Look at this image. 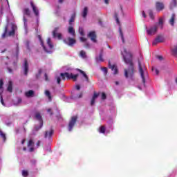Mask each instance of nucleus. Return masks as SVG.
<instances>
[{
	"mask_svg": "<svg viewBox=\"0 0 177 177\" xmlns=\"http://www.w3.org/2000/svg\"><path fill=\"white\" fill-rule=\"evenodd\" d=\"M123 56V60L124 63L129 65L128 69H124V77L126 78H132L133 74H135V66L133 65V61L132 59V54L127 52V48H124V52L122 53Z\"/></svg>",
	"mask_w": 177,
	"mask_h": 177,
	"instance_id": "1",
	"label": "nucleus"
},
{
	"mask_svg": "<svg viewBox=\"0 0 177 177\" xmlns=\"http://www.w3.org/2000/svg\"><path fill=\"white\" fill-rule=\"evenodd\" d=\"M139 73L142 80V84H146V77H147V73H146V66L142 64L140 61H138Z\"/></svg>",
	"mask_w": 177,
	"mask_h": 177,
	"instance_id": "2",
	"label": "nucleus"
},
{
	"mask_svg": "<svg viewBox=\"0 0 177 177\" xmlns=\"http://www.w3.org/2000/svg\"><path fill=\"white\" fill-rule=\"evenodd\" d=\"M78 75V74L73 75V73H69L67 72L60 73V77H62V80L63 81H66V80H73V81H77Z\"/></svg>",
	"mask_w": 177,
	"mask_h": 177,
	"instance_id": "3",
	"label": "nucleus"
},
{
	"mask_svg": "<svg viewBox=\"0 0 177 177\" xmlns=\"http://www.w3.org/2000/svg\"><path fill=\"white\" fill-rule=\"evenodd\" d=\"M23 12V21H24V27L25 28H27V19H26V16H31V11L30 10V8H25L23 9L22 10Z\"/></svg>",
	"mask_w": 177,
	"mask_h": 177,
	"instance_id": "4",
	"label": "nucleus"
},
{
	"mask_svg": "<svg viewBox=\"0 0 177 177\" xmlns=\"http://www.w3.org/2000/svg\"><path fill=\"white\" fill-rule=\"evenodd\" d=\"M8 26L6 25L5 26L4 32L2 35V38H6V37H13L15 34V28L12 26V30L8 33Z\"/></svg>",
	"mask_w": 177,
	"mask_h": 177,
	"instance_id": "5",
	"label": "nucleus"
},
{
	"mask_svg": "<svg viewBox=\"0 0 177 177\" xmlns=\"http://www.w3.org/2000/svg\"><path fill=\"white\" fill-rule=\"evenodd\" d=\"M77 120H78V116H77V115L73 116L71 118V120L69 121V123H68L69 132H71L73 131V128H74V126L77 123Z\"/></svg>",
	"mask_w": 177,
	"mask_h": 177,
	"instance_id": "6",
	"label": "nucleus"
},
{
	"mask_svg": "<svg viewBox=\"0 0 177 177\" xmlns=\"http://www.w3.org/2000/svg\"><path fill=\"white\" fill-rule=\"evenodd\" d=\"M30 3L35 16H36V17H38L39 16V10H38V8L34 3V1H30Z\"/></svg>",
	"mask_w": 177,
	"mask_h": 177,
	"instance_id": "7",
	"label": "nucleus"
},
{
	"mask_svg": "<svg viewBox=\"0 0 177 177\" xmlns=\"http://www.w3.org/2000/svg\"><path fill=\"white\" fill-rule=\"evenodd\" d=\"M64 42L66 45H68V46H73L77 41L75 40V39L68 37L67 39H64Z\"/></svg>",
	"mask_w": 177,
	"mask_h": 177,
	"instance_id": "8",
	"label": "nucleus"
},
{
	"mask_svg": "<svg viewBox=\"0 0 177 177\" xmlns=\"http://www.w3.org/2000/svg\"><path fill=\"white\" fill-rule=\"evenodd\" d=\"M157 30H158V27L157 25H155L154 26H152L149 29L147 30V34L148 35H154V34L157 32Z\"/></svg>",
	"mask_w": 177,
	"mask_h": 177,
	"instance_id": "9",
	"label": "nucleus"
},
{
	"mask_svg": "<svg viewBox=\"0 0 177 177\" xmlns=\"http://www.w3.org/2000/svg\"><path fill=\"white\" fill-rule=\"evenodd\" d=\"M23 68L24 75H28V61L27 60V59H24Z\"/></svg>",
	"mask_w": 177,
	"mask_h": 177,
	"instance_id": "10",
	"label": "nucleus"
},
{
	"mask_svg": "<svg viewBox=\"0 0 177 177\" xmlns=\"http://www.w3.org/2000/svg\"><path fill=\"white\" fill-rule=\"evenodd\" d=\"M59 31V28H55L53 31V38H57L58 39H62V35L61 33H57Z\"/></svg>",
	"mask_w": 177,
	"mask_h": 177,
	"instance_id": "11",
	"label": "nucleus"
},
{
	"mask_svg": "<svg viewBox=\"0 0 177 177\" xmlns=\"http://www.w3.org/2000/svg\"><path fill=\"white\" fill-rule=\"evenodd\" d=\"M88 38H91L93 42H96V32L95 31H91L88 35Z\"/></svg>",
	"mask_w": 177,
	"mask_h": 177,
	"instance_id": "12",
	"label": "nucleus"
},
{
	"mask_svg": "<svg viewBox=\"0 0 177 177\" xmlns=\"http://www.w3.org/2000/svg\"><path fill=\"white\" fill-rule=\"evenodd\" d=\"M109 68H111V70L113 72V74H118V69L117 68V67L115 66V65H111V62L109 61Z\"/></svg>",
	"mask_w": 177,
	"mask_h": 177,
	"instance_id": "13",
	"label": "nucleus"
},
{
	"mask_svg": "<svg viewBox=\"0 0 177 177\" xmlns=\"http://www.w3.org/2000/svg\"><path fill=\"white\" fill-rule=\"evenodd\" d=\"M160 42H164V37H162V36L158 35L153 41V45H157Z\"/></svg>",
	"mask_w": 177,
	"mask_h": 177,
	"instance_id": "14",
	"label": "nucleus"
},
{
	"mask_svg": "<svg viewBox=\"0 0 177 177\" xmlns=\"http://www.w3.org/2000/svg\"><path fill=\"white\" fill-rule=\"evenodd\" d=\"M156 10H158V12H160L164 9V3L161 2H156Z\"/></svg>",
	"mask_w": 177,
	"mask_h": 177,
	"instance_id": "15",
	"label": "nucleus"
},
{
	"mask_svg": "<svg viewBox=\"0 0 177 177\" xmlns=\"http://www.w3.org/2000/svg\"><path fill=\"white\" fill-rule=\"evenodd\" d=\"M7 91L8 92H10V93H12V92H13V82H12V80H10L8 82V86L7 88Z\"/></svg>",
	"mask_w": 177,
	"mask_h": 177,
	"instance_id": "16",
	"label": "nucleus"
},
{
	"mask_svg": "<svg viewBox=\"0 0 177 177\" xmlns=\"http://www.w3.org/2000/svg\"><path fill=\"white\" fill-rule=\"evenodd\" d=\"M77 71H79V73H80V74H82L83 77H84L86 81L87 82H89V77H88V75H86V73H85V72H84L81 69H77Z\"/></svg>",
	"mask_w": 177,
	"mask_h": 177,
	"instance_id": "17",
	"label": "nucleus"
},
{
	"mask_svg": "<svg viewBox=\"0 0 177 177\" xmlns=\"http://www.w3.org/2000/svg\"><path fill=\"white\" fill-rule=\"evenodd\" d=\"M156 26H159V27H160V28L162 30L164 27V18H159L158 23L156 24Z\"/></svg>",
	"mask_w": 177,
	"mask_h": 177,
	"instance_id": "18",
	"label": "nucleus"
},
{
	"mask_svg": "<svg viewBox=\"0 0 177 177\" xmlns=\"http://www.w3.org/2000/svg\"><path fill=\"white\" fill-rule=\"evenodd\" d=\"M68 32L69 34H71L73 37H75V30L72 26H70L68 29Z\"/></svg>",
	"mask_w": 177,
	"mask_h": 177,
	"instance_id": "19",
	"label": "nucleus"
},
{
	"mask_svg": "<svg viewBox=\"0 0 177 177\" xmlns=\"http://www.w3.org/2000/svg\"><path fill=\"white\" fill-rule=\"evenodd\" d=\"M52 135H53V129H51L49 132L48 131H46L45 132V135H44V138H52Z\"/></svg>",
	"mask_w": 177,
	"mask_h": 177,
	"instance_id": "20",
	"label": "nucleus"
},
{
	"mask_svg": "<svg viewBox=\"0 0 177 177\" xmlns=\"http://www.w3.org/2000/svg\"><path fill=\"white\" fill-rule=\"evenodd\" d=\"M176 6H177L176 0H171V2L170 3V6H169L170 9H174V8H176Z\"/></svg>",
	"mask_w": 177,
	"mask_h": 177,
	"instance_id": "21",
	"label": "nucleus"
},
{
	"mask_svg": "<svg viewBox=\"0 0 177 177\" xmlns=\"http://www.w3.org/2000/svg\"><path fill=\"white\" fill-rule=\"evenodd\" d=\"M175 17H176L175 14H172L171 19L169 21V24H171V26H174V24H175Z\"/></svg>",
	"mask_w": 177,
	"mask_h": 177,
	"instance_id": "22",
	"label": "nucleus"
},
{
	"mask_svg": "<svg viewBox=\"0 0 177 177\" xmlns=\"http://www.w3.org/2000/svg\"><path fill=\"white\" fill-rule=\"evenodd\" d=\"M25 95L26 97H31L34 95V91L29 90L28 91L25 93Z\"/></svg>",
	"mask_w": 177,
	"mask_h": 177,
	"instance_id": "23",
	"label": "nucleus"
},
{
	"mask_svg": "<svg viewBox=\"0 0 177 177\" xmlns=\"http://www.w3.org/2000/svg\"><path fill=\"white\" fill-rule=\"evenodd\" d=\"M35 118H36V120H38V121L40 122V124H41V122H44L42 121V116H41V113H36V114H35Z\"/></svg>",
	"mask_w": 177,
	"mask_h": 177,
	"instance_id": "24",
	"label": "nucleus"
},
{
	"mask_svg": "<svg viewBox=\"0 0 177 177\" xmlns=\"http://www.w3.org/2000/svg\"><path fill=\"white\" fill-rule=\"evenodd\" d=\"M88 16V7H84L83 12H82V17L85 19Z\"/></svg>",
	"mask_w": 177,
	"mask_h": 177,
	"instance_id": "25",
	"label": "nucleus"
},
{
	"mask_svg": "<svg viewBox=\"0 0 177 177\" xmlns=\"http://www.w3.org/2000/svg\"><path fill=\"white\" fill-rule=\"evenodd\" d=\"M75 20V12L72 14L71 19L69 20V25L71 26L72 23H74Z\"/></svg>",
	"mask_w": 177,
	"mask_h": 177,
	"instance_id": "26",
	"label": "nucleus"
},
{
	"mask_svg": "<svg viewBox=\"0 0 177 177\" xmlns=\"http://www.w3.org/2000/svg\"><path fill=\"white\" fill-rule=\"evenodd\" d=\"M47 45H48L49 48L50 50H52L54 48L53 44H52V40H50V38L47 39Z\"/></svg>",
	"mask_w": 177,
	"mask_h": 177,
	"instance_id": "27",
	"label": "nucleus"
},
{
	"mask_svg": "<svg viewBox=\"0 0 177 177\" xmlns=\"http://www.w3.org/2000/svg\"><path fill=\"white\" fill-rule=\"evenodd\" d=\"M80 56L82 57V59H86V53L84 50H82L80 52Z\"/></svg>",
	"mask_w": 177,
	"mask_h": 177,
	"instance_id": "28",
	"label": "nucleus"
},
{
	"mask_svg": "<svg viewBox=\"0 0 177 177\" xmlns=\"http://www.w3.org/2000/svg\"><path fill=\"white\" fill-rule=\"evenodd\" d=\"M97 60L98 62H104V60L103 59V50H101L100 55H99V58H97Z\"/></svg>",
	"mask_w": 177,
	"mask_h": 177,
	"instance_id": "29",
	"label": "nucleus"
},
{
	"mask_svg": "<svg viewBox=\"0 0 177 177\" xmlns=\"http://www.w3.org/2000/svg\"><path fill=\"white\" fill-rule=\"evenodd\" d=\"M41 45L42 48H44V50H45V52H46V53H52V50H48V49H46V47L44 44V41H41Z\"/></svg>",
	"mask_w": 177,
	"mask_h": 177,
	"instance_id": "30",
	"label": "nucleus"
},
{
	"mask_svg": "<svg viewBox=\"0 0 177 177\" xmlns=\"http://www.w3.org/2000/svg\"><path fill=\"white\" fill-rule=\"evenodd\" d=\"M98 131L100 133H106V127L104 126H101Z\"/></svg>",
	"mask_w": 177,
	"mask_h": 177,
	"instance_id": "31",
	"label": "nucleus"
},
{
	"mask_svg": "<svg viewBox=\"0 0 177 177\" xmlns=\"http://www.w3.org/2000/svg\"><path fill=\"white\" fill-rule=\"evenodd\" d=\"M0 136L2 138L3 142H6V135L2 131V130H0Z\"/></svg>",
	"mask_w": 177,
	"mask_h": 177,
	"instance_id": "32",
	"label": "nucleus"
},
{
	"mask_svg": "<svg viewBox=\"0 0 177 177\" xmlns=\"http://www.w3.org/2000/svg\"><path fill=\"white\" fill-rule=\"evenodd\" d=\"M43 125H44V122H41L40 126L35 127V131H39V129H41V128H42Z\"/></svg>",
	"mask_w": 177,
	"mask_h": 177,
	"instance_id": "33",
	"label": "nucleus"
},
{
	"mask_svg": "<svg viewBox=\"0 0 177 177\" xmlns=\"http://www.w3.org/2000/svg\"><path fill=\"white\" fill-rule=\"evenodd\" d=\"M148 13L149 15L150 19H151L152 20H154V15L153 14V11L151 10H149L148 11Z\"/></svg>",
	"mask_w": 177,
	"mask_h": 177,
	"instance_id": "34",
	"label": "nucleus"
},
{
	"mask_svg": "<svg viewBox=\"0 0 177 177\" xmlns=\"http://www.w3.org/2000/svg\"><path fill=\"white\" fill-rule=\"evenodd\" d=\"M45 95L48 97V99L50 100L52 99V96L50 95V92L48 90L45 91Z\"/></svg>",
	"mask_w": 177,
	"mask_h": 177,
	"instance_id": "35",
	"label": "nucleus"
},
{
	"mask_svg": "<svg viewBox=\"0 0 177 177\" xmlns=\"http://www.w3.org/2000/svg\"><path fill=\"white\" fill-rule=\"evenodd\" d=\"M119 31H120V34L121 35L122 41L123 44H124L125 39H124V35L122 34V30H121V28H120Z\"/></svg>",
	"mask_w": 177,
	"mask_h": 177,
	"instance_id": "36",
	"label": "nucleus"
},
{
	"mask_svg": "<svg viewBox=\"0 0 177 177\" xmlns=\"http://www.w3.org/2000/svg\"><path fill=\"white\" fill-rule=\"evenodd\" d=\"M79 33L80 34V35H82V37H84V35H85V34L84 33V29L81 27H80L79 28Z\"/></svg>",
	"mask_w": 177,
	"mask_h": 177,
	"instance_id": "37",
	"label": "nucleus"
},
{
	"mask_svg": "<svg viewBox=\"0 0 177 177\" xmlns=\"http://www.w3.org/2000/svg\"><path fill=\"white\" fill-rule=\"evenodd\" d=\"M22 176L24 177L28 176V171L27 170L22 171Z\"/></svg>",
	"mask_w": 177,
	"mask_h": 177,
	"instance_id": "38",
	"label": "nucleus"
},
{
	"mask_svg": "<svg viewBox=\"0 0 177 177\" xmlns=\"http://www.w3.org/2000/svg\"><path fill=\"white\" fill-rule=\"evenodd\" d=\"M34 145V141L32 140H29L28 142V147H30V146H33Z\"/></svg>",
	"mask_w": 177,
	"mask_h": 177,
	"instance_id": "39",
	"label": "nucleus"
},
{
	"mask_svg": "<svg viewBox=\"0 0 177 177\" xmlns=\"http://www.w3.org/2000/svg\"><path fill=\"white\" fill-rule=\"evenodd\" d=\"M101 98L102 100H106V99H107V95L104 93H102Z\"/></svg>",
	"mask_w": 177,
	"mask_h": 177,
	"instance_id": "40",
	"label": "nucleus"
},
{
	"mask_svg": "<svg viewBox=\"0 0 177 177\" xmlns=\"http://www.w3.org/2000/svg\"><path fill=\"white\" fill-rule=\"evenodd\" d=\"M102 71H103L104 74L106 75L107 74V68L102 67L101 68Z\"/></svg>",
	"mask_w": 177,
	"mask_h": 177,
	"instance_id": "41",
	"label": "nucleus"
},
{
	"mask_svg": "<svg viewBox=\"0 0 177 177\" xmlns=\"http://www.w3.org/2000/svg\"><path fill=\"white\" fill-rule=\"evenodd\" d=\"M0 89H3V80H0Z\"/></svg>",
	"mask_w": 177,
	"mask_h": 177,
	"instance_id": "42",
	"label": "nucleus"
},
{
	"mask_svg": "<svg viewBox=\"0 0 177 177\" xmlns=\"http://www.w3.org/2000/svg\"><path fill=\"white\" fill-rule=\"evenodd\" d=\"M99 97V93H96V92H94V94L93 95V99H95L96 100L97 97Z\"/></svg>",
	"mask_w": 177,
	"mask_h": 177,
	"instance_id": "43",
	"label": "nucleus"
},
{
	"mask_svg": "<svg viewBox=\"0 0 177 177\" xmlns=\"http://www.w3.org/2000/svg\"><path fill=\"white\" fill-rule=\"evenodd\" d=\"M115 19H116L118 24H120V19H118V14L115 13Z\"/></svg>",
	"mask_w": 177,
	"mask_h": 177,
	"instance_id": "44",
	"label": "nucleus"
},
{
	"mask_svg": "<svg viewBox=\"0 0 177 177\" xmlns=\"http://www.w3.org/2000/svg\"><path fill=\"white\" fill-rule=\"evenodd\" d=\"M26 46L27 49H28L30 50V41H26Z\"/></svg>",
	"mask_w": 177,
	"mask_h": 177,
	"instance_id": "45",
	"label": "nucleus"
},
{
	"mask_svg": "<svg viewBox=\"0 0 177 177\" xmlns=\"http://www.w3.org/2000/svg\"><path fill=\"white\" fill-rule=\"evenodd\" d=\"M1 99V103L3 106H5V102H3V97H2V95H1L0 97Z\"/></svg>",
	"mask_w": 177,
	"mask_h": 177,
	"instance_id": "46",
	"label": "nucleus"
},
{
	"mask_svg": "<svg viewBox=\"0 0 177 177\" xmlns=\"http://www.w3.org/2000/svg\"><path fill=\"white\" fill-rule=\"evenodd\" d=\"M56 78H57V83L58 84H60V82H61V81H62V79L60 78V77H57Z\"/></svg>",
	"mask_w": 177,
	"mask_h": 177,
	"instance_id": "47",
	"label": "nucleus"
},
{
	"mask_svg": "<svg viewBox=\"0 0 177 177\" xmlns=\"http://www.w3.org/2000/svg\"><path fill=\"white\" fill-rule=\"evenodd\" d=\"M96 100L95 98H92L91 99V106H93V104H95V101Z\"/></svg>",
	"mask_w": 177,
	"mask_h": 177,
	"instance_id": "48",
	"label": "nucleus"
},
{
	"mask_svg": "<svg viewBox=\"0 0 177 177\" xmlns=\"http://www.w3.org/2000/svg\"><path fill=\"white\" fill-rule=\"evenodd\" d=\"M81 42H86V38L85 37H80Z\"/></svg>",
	"mask_w": 177,
	"mask_h": 177,
	"instance_id": "49",
	"label": "nucleus"
},
{
	"mask_svg": "<svg viewBox=\"0 0 177 177\" xmlns=\"http://www.w3.org/2000/svg\"><path fill=\"white\" fill-rule=\"evenodd\" d=\"M48 113H50V115H53V112H52V109H47Z\"/></svg>",
	"mask_w": 177,
	"mask_h": 177,
	"instance_id": "50",
	"label": "nucleus"
},
{
	"mask_svg": "<svg viewBox=\"0 0 177 177\" xmlns=\"http://www.w3.org/2000/svg\"><path fill=\"white\" fill-rule=\"evenodd\" d=\"M3 10H5V7H3V6H1V15H3Z\"/></svg>",
	"mask_w": 177,
	"mask_h": 177,
	"instance_id": "51",
	"label": "nucleus"
},
{
	"mask_svg": "<svg viewBox=\"0 0 177 177\" xmlns=\"http://www.w3.org/2000/svg\"><path fill=\"white\" fill-rule=\"evenodd\" d=\"M75 89H77V91H80V89H81V86H80V84H77L75 86Z\"/></svg>",
	"mask_w": 177,
	"mask_h": 177,
	"instance_id": "52",
	"label": "nucleus"
},
{
	"mask_svg": "<svg viewBox=\"0 0 177 177\" xmlns=\"http://www.w3.org/2000/svg\"><path fill=\"white\" fill-rule=\"evenodd\" d=\"M156 58L158 59V60H162L163 59V57L161 55L156 56Z\"/></svg>",
	"mask_w": 177,
	"mask_h": 177,
	"instance_id": "53",
	"label": "nucleus"
},
{
	"mask_svg": "<svg viewBox=\"0 0 177 177\" xmlns=\"http://www.w3.org/2000/svg\"><path fill=\"white\" fill-rule=\"evenodd\" d=\"M40 145H41V141L38 140L36 143V146L37 147H39Z\"/></svg>",
	"mask_w": 177,
	"mask_h": 177,
	"instance_id": "54",
	"label": "nucleus"
},
{
	"mask_svg": "<svg viewBox=\"0 0 177 177\" xmlns=\"http://www.w3.org/2000/svg\"><path fill=\"white\" fill-rule=\"evenodd\" d=\"M31 164H32L33 165H35L37 164V161L35 160H31L30 161Z\"/></svg>",
	"mask_w": 177,
	"mask_h": 177,
	"instance_id": "55",
	"label": "nucleus"
},
{
	"mask_svg": "<svg viewBox=\"0 0 177 177\" xmlns=\"http://www.w3.org/2000/svg\"><path fill=\"white\" fill-rule=\"evenodd\" d=\"M44 77H45L46 81H49V79L48 78V75L46 73H45Z\"/></svg>",
	"mask_w": 177,
	"mask_h": 177,
	"instance_id": "56",
	"label": "nucleus"
},
{
	"mask_svg": "<svg viewBox=\"0 0 177 177\" xmlns=\"http://www.w3.org/2000/svg\"><path fill=\"white\" fill-rule=\"evenodd\" d=\"M29 151H30V153H32V151H34V147H30L29 149Z\"/></svg>",
	"mask_w": 177,
	"mask_h": 177,
	"instance_id": "57",
	"label": "nucleus"
},
{
	"mask_svg": "<svg viewBox=\"0 0 177 177\" xmlns=\"http://www.w3.org/2000/svg\"><path fill=\"white\" fill-rule=\"evenodd\" d=\"M142 16H143V17H145V19H146L147 15H146V12L145 11H142Z\"/></svg>",
	"mask_w": 177,
	"mask_h": 177,
	"instance_id": "58",
	"label": "nucleus"
},
{
	"mask_svg": "<svg viewBox=\"0 0 177 177\" xmlns=\"http://www.w3.org/2000/svg\"><path fill=\"white\" fill-rule=\"evenodd\" d=\"M38 74L39 75H41L42 74V69H39Z\"/></svg>",
	"mask_w": 177,
	"mask_h": 177,
	"instance_id": "59",
	"label": "nucleus"
},
{
	"mask_svg": "<svg viewBox=\"0 0 177 177\" xmlns=\"http://www.w3.org/2000/svg\"><path fill=\"white\" fill-rule=\"evenodd\" d=\"M39 77H41V75H39V73L36 74L37 80H38V78H39Z\"/></svg>",
	"mask_w": 177,
	"mask_h": 177,
	"instance_id": "60",
	"label": "nucleus"
},
{
	"mask_svg": "<svg viewBox=\"0 0 177 177\" xmlns=\"http://www.w3.org/2000/svg\"><path fill=\"white\" fill-rule=\"evenodd\" d=\"M15 132L16 133H19V132H20V129H16Z\"/></svg>",
	"mask_w": 177,
	"mask_h": 177,
	"instance_id": "61",
	"label": "nucleus"
},
{
	"mask_svg": "<svg viewBox=\"0 0 177 177\" xmlns=\"http://www.w3.org/2000/svg\"><path fill=\"white\" fill-rule=\"evenodd\" d=\"M8 71H9V73H13V71L10 68H8Z\"/></svg>",
	"mask_w": 177,
	"mask_h": 177,
	"instance_id": "62",
	"label": "nucleus"
},
{
	"mask_svg": "<svg viewBox=\"0 0 177 177\" xmlns=\"http://www.w3.org/2000/svg\"><path fill=\"white\" fill-rule=\"evenodd\" d=\"M155 73L157 75H158L159 71L157 70V68H155Z\"/></svg>",
	"mask_w": 177,
	"mask_h": 177,
	"instance_id": "63",
	"label": "nucleus"
},
{
	"mask_svg": "<svg viewBox=\"0 0 177 177\" xmlns=\"http://www.w3.org/2000/svg\"><path fill=\"white\" fill-rule=\"evenodd\" d=\"M78 97H79V98L82 97V93H80L79 94Z\"/></svg>",
	"mask_w": 177,
	"mask_h": 177,
	"instance_id": "64",
	"label": "nucleus"
}]
</instances>
